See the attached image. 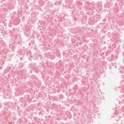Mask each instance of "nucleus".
Here are the masks:
<instances>
[{
  "label": "nucleus",
  "mask_w": 124,
  "mask_h": 124,
  "mask_svg": "<svg viewBox=\"0 0 124 124\" xmlns=\"http://www.w3.org/2000/svg\"><path fill=\"white\" fill-rule=\"evenodd\" d=\"M119 103H122L124 104V99L123 100L121 99V100H120L119 102Z\"/></svg>",
  "instance_id": "f257e3e1"
},
{
  "label": "nucleus",
  "mask_w": 124,
  "mask_h": 124,
  "mask_svg": "<svg viewBox=\"0 0 124 124\" xmlns=\"http://www.w3.org/2000/svg\"><path fill=\"white\" fill-rule=\"evenodd\" d=\"M50 57L51 59L53 60L55 59V55H51Z\"/></svg>",
  "instance_id": "f03ea898"
},
{
  "label": "nucleus",
  "mask_w": 124,
  "mask_h": 124,
  "mask_svg": "<svg viewBox=\"0 0 124 124\" xmlns=\"http://www.w3.org/2000/svg\"><path fill=\"white\" fill-rule=\"evenodd\" d=\"M58 57L59 58H60V57H61V56H60V55H59V56Z\"/></svg>",
  "instance_id": "7ed1b4c3"
},
{
  "label": "nucleus",
  "mask_w": 124,
  "mask_h": 124,
  "mask_svg": "<svg viewBox=\"0 0 124 124\" xmlns=\"http://www.w3.org/2000/svg\"><path fill=\"white\" fill-rule=\"evenodd\" d=\"M41 27V26H39V27Z\"/></svg>",
  "instance_id": "20e7f679"
}]
</instances>
